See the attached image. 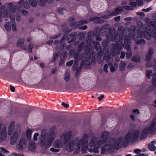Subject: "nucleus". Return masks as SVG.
<instances>
[{"instance_id": "1", "label": "nucleus", "mask_w": 156, "mask_h": 156, "mask_svg": "<svg viewBox=\"0 0 156 156\" xmlns=\"http://www.w3.org/2000/svg\"><path fill=\"white\" fill-rule=\"evenodd\" d=\"M140 133L139 130H131L124 136L117 138L114 137L108 140L110 132L104 131L99 136H92L89 143L88 135L84 133L82 137L76 138L68 144L66 146V149L69 152L74 151L77 153L80 152V149L82 153H84L87 149L89 152L98 154L100 148L101 154H111L114 150L119 149L122 146L126 147L129 143L136 141Z\"/></svg>"}, {"instance_id": "2", "label": "nucleus", "mask_w": 156, "mask_h": 156, "mask_svg": "<svg viewBox=\"0 0 156 156\" xmlns=\"http://www.w3.org/2000/svg\"><path fill=\"white\" fill-rule=\"evenodd\" d=\"M145 21L147 22L144 25L140 21H137L136 23L138 27L142 29L144 28L146 30L143 31L141 30H137L136 33V29L135 27L132 26L129 29V33L127 37L133 39L134 41H136L139 38L144 37L147 40H150L152 37L153 36L154 32V29H155L154 24H156V22H152L150 19L147 18L145 19Z\"/></svg>"}, {"instance_id": "3", "label": "nucleus", "mask_w": 156, "mask_h": 156, "mask_svg": "<svg viewBox=\"0 0 156 156\" xmlns=\"http://www.w3.org/2000/svg\"><path fill=\"white\" fill-rule=\"evenodd\" d=\"M88 40L85 41V43L82 42L78 46V49L79 51L82 49H84V55L80 56L79 60H82L80 67L82 68L83 65L89 66L90 64V60L91 55H93L94 52L92 51L94 49V48L96 51L100 49V45L98 42H94V40L90 39L89 37Z\"/></svg>"}, {"instance_id": "4", "label": "nucleus", "mask_w": 156, "mask_h": 156, "mask_svg": "<svg viewBox=\"0 0 156 156\" xmlns=\"http://www.w3.org/2000/svg\"><path fill=\"white\" fill-rule=\"evenodd\" d=\"M119 36L115 33L114 34V39L112 38L111 36H107V40L109 41V40H112V41H115L116 45L115 48L117 49L118 48L119 49L122 50V47L127 50V52L126 54V58H130L132 55V53L131 51V47L130 42L131 39L125 36V30L123 27L120 26L118 28Z\"/></svg>"}, {"instance_id": "5", "label": "nucleus", "mask_w": 156, "mask_h": 156, "mask_svg": "<svg viewBox=\"0 0 156 156\" xmlns=\"http://www.w3.org/2000/svg\"><path fill=\"white\" fill-rule=\"evenodd\" d=\"M55 127L53 126L49 131L46 129H43L41 131L39 138L41 147L47 149L51 146L55 137Z\"/></svg>"}, {"instance_id": "6", "label": "nucleus", "mask_w": 156, "mask_h": 156, "mask_svg": "<svg viewBox=\"0 0 156 156\" xmlns=\"http://www.w3.org/2000/svg\"><path fill=\"white\" fill-rule=\"evenodd\" d=\"M72 132L70 131L64 132L60 136V139H58L54 141L53 146L56 148L62 147L63 144H68L72 138Z\"/></svg>"}, {"instance_id": "7", "label": "nucleus", "mask_w": 156, "mask_h": 156, "mask_svg": "<svg viewBox=\"0 0 156 156\" xmlns=\"http://www.w3.org/2000/svg\"><path fill=\"white\" fill-rule=\"evenodd\" d=\"M15 123L13 121L10 122L8 128L15 129L14 131L12 134L10 140V143L12 145H14L19 139L21 134V127L20 125L14 128Z\"/></svg>"}, {"instance_id": "8", "label": "nucleus", "mask_w": 156, "mask_h": 156, "mask_svg": "<svg viewBox=\"0 0 156 156\" xmlns=\"http://www.w3.org/2000/svg\"><path fill=\"white\" fill-rule=\"evenodd\" d=\"M7 8L5 9V6L3 5L0 7V22L2 20L3 17H8L9 16L15 11V9L17 7V5H14L12 3L7 4Z\"/></svg>"}, {"instance_id": "9", "label": "nucleus", "mask_w": 156, "mask_h": 156, "mask_svg": "<svg viewBox=\"0 0 156 156\" xmlns=\"http://www.w3.org/2000/svg\"><path fill=\"white\" fill-rule=\"evenodd\" d=\"M2 123H0V141L1 142L6 141L9 139L6 127L3 126L2 128Z\"/></svg>"}, {"instance_id": "10", "label": "nucleus", "mask_w": 156, "mask_h": 156, "mask_svg": "<svg viewBox=\"0 0 156 156\" xmlns=\"http://www.w3.org/2000/svg\"><path fill=\"white\" fill-rule=\"evenodd\" d=\"M154 131V126H152L150 127L149 126L148 127L145 128L143 129L140 136V140H142L146 139L148 134L153 133Z\"/></svg>"}, {"instance_id": "11", "label": "nucleus", "mask_w": 156, "mask_h": 156, "mask_svg": "<svg viewBox=\"0 0 156 156\" xmlns=\"http://www.w3.org/2000/svg\"><path fill=\"white\" fill-rule=\"evenodd\" d=\"M62 31H65L66 34H65L63 36L62 39L60 40V41L59 43V44L61 45L60 47L58 48L56 47L55 48V49L56 50H58L59 49H63L64 47L65 44H64V41L66 39L67 37L68 36L67 33L70 32L71 31V30L70 29L68 30V29L66 28L64 29L63 28Z\"/></svg>"}, {"instance_id": "12", "label": "nucleus", "mask_w": 156, "mask_h": 156, "mask_svg": "<svg viewBox=\"0 0 156 156\" xmlns=\"http://www.w3.org/2000/svg\"><path fill=\"white\" fill-rule=\"evenodd\" d=\"M17 9H18V11H19V9L18 8V6H17V7L15 9V11L13 13L11 12V14H10L9 16L10 20L12 21V23L11 25H12V30L14 31H16V23L14 22H13L15 20V17L14 14V12L16 11Z\"/></svg>"}, {"instance_id": "13", "label": "nucleus", "mask_w": 156, "mask_h": 156, "mask_svg": "<svg viewBox=\"0 0 156 156\" xmlns=\"http://www.w3.org/2000/svg\"><path fill=\"white\" fill-rule=\"evenodd\" d=\"M153 51V50L151 48H150L148 50L147 54L146 56L145 59L147 61L146 64V65L147 67H151L152 66V64L150 63L149 61L151 58Z\"/></svg>"}, {"instance_id": "14", "label": "nucleus", "mask_w": 156, "mask_h": 156, "mask_svg": "<svg viewBox=\"0 0 156 156\" xmlns=\"http://www.w3.org/2000/svg\"><path fill=\"white\" fill-rule=\"evenodd\" d=\"M122 10L121 8H116L114 12L111 13L109 15H104L101 16V18L103 19H108L110 18V16H115L120 13Z\"/></svg>"}, {"instance_id": "15", "label": "nucleus", "mask_w": 156, "mask_h": 156, "mask_svg": "<svg viewBox=\"0 0 156 156\" xmlns=\"http://www.w3.org/2000/svg\"><path fill=\"white\" fill-rule=\"evenodd\" d=\"M24 39L23 38H20L19 39L17 43V46L19 47L21 49L26 50L27 49V46L24 44Z\"/></svg>"}, {"instance_id": "16", "label": "nucleus", "mask_w": 156, "mask_h": 156, "mask_svg": "<svg viewBox=\"0 0 156 156\" xmlns=\"http://www.w3.org/2000/svg\"><path fill=\"white\" fill-rule=\"evenodd\" d=\"M19 148L21 150L24 149L26 147V140L21 138L18 144Z\"/></svg>"}, {"instance_id": "17", "label": "nucleus", "mask_w": 156, "mask_h": 156, "mask_svg": "<svg viewBox=\"0 0 156 156\" xmlns=\"http://www.w3.org/2000/svg\"><path fill=\"white\" fill-rule=\"evenodd\" d=\"M18 4L20 7L23 6L25 9H28L29 7V5L27 2H24L23 0H21L18 2Z\"/></svg>"}, {"instance_id": "18", "label": "nucleus", "mask_w": 156, "mask_h": 156, "mask_svg": "<svg viewBox=\"0 0 156 156\" xmlns=\"http://www.w3.org/2000/svg\"><path fill=\"white\" fill-rule=\"evenodd\" d=\"M137 4H138V6H140L142 5L143 4V0H136V2H131L129 3V4L133 6L136 7Z\"/></svg>"}, {"instance_id": "19", "label": "nucleus", "mask_w": 156, "mask_h": 156, "mask_svg": "<svg viewBox=\"0 0 156 156\" xmlns=\"http://www.w3.org/2000/svg\"><path fill=\"white\" fill-rule=\"evenodd\" d=\"M90 21H94L96 23H101L103 22V20H101L99 17L94 16L89 19Z\"/></svg>"}, {"instance_id": "20", "label": "nucleus", "mask_w": 156, "mask_h": 156, "mask_svg": "<svg viewBox=\"0 0 156 156\" xmlns=\"http://www.w3.org/2000/svg\"><path fill=\"white\" fill-rule=\"evenodd\" d=\"M53 0H39L38 2V4L41 6H44L47 2L48 3H51Z\"/></svg>"}, {"instance_id": "21", "label": "nucleus", "mask_w": 156, "mask_h": 156, "mask_svg": "<svg viewBox=\"0 0 156 156\" xmlns=\"http://www.w3.org/2000/svg\"><path fill=\"white\" fill-rule=\"evenodd\" d=\"M156 143L155 141H152L151 143L148 145V149L151 151H154L156 149V147L154 146V144Z\"/></svg>"}, {"instance_id": "22", "label": "nucleus", "mask_w": 156, "mask_h": 156, "mask_svg": "<svg viewBox=\"0 0 156 156\" xmlns=\"http://www.w3.org/2000/svg\"><path fill=\"white\" fill-rule=\"evenodd\" d=\"M64 79L67 82L69 81L70 79V73L69 71H66L64 74Z\"/></svg>"}, {"instance_id": "23", "label": "nucleus", "mask_w": 156, "mask_h": 156, "mask_svg": "<svg viewBox=\"0 0 156 156\" xmlns=\"http://www.w3.org/2000/svg\"><path fill=\"white\" fill-rule=\"evenodd\" d=\"M127 64V62L123 61H122L119 64L120 70L123 71L125 69Z\"/></svg>"}, {"instance_id": "24", "label": "nucleus", "mask_w": 156, "mask_h": 156, "mask_svg": "<svg viewBox=\"0 0 156 156\" xmlns=\"http://www.w3.org/2000/svg\"><path fill=\"white\" fill-rule=\"evenodd\" d=\"M33 131L30 129H28L26 131V135L28 140H30L31 137V134Z\"/></svg>"}, {"instance_id": "25", "label": "nucleus", "mask_w": 156, "mask_h": 156, "mask_svg": "<svg viewBox=\"0 0 156 156\" xmlns=\"http://www.w3.org/2000/svg\"><path fill=\"white\" fill-rule=\"evenodd\" d=\"M132 60L135 62H139L140 60V57L138 55H133L132 58Z\"/></svg>"}, {"instance_id": "26", "label": "nucleus", "mask_w": 156, "mask_h": 156, "mask_svg": "<svg viewBox=\"0 0 156 156\" xmlns=\"http://www.w3.org/2000/svg\"><path fill=\"white\" fill-rule=\"evenodd\" d=\"M35 143L33 141H30L28 144V148L29 149L31 150H34L35 148Z\"/></svg>"}, {"instance_id": "27", "label": "nucleus", "mask_w": 156, "mask_h": 156, "mask_svg": "<svg viewBox=\"0 0 156 156\" xmlns=\"http://www.w3.org/2000/svg\"><path fill=\"white\" fill-rule=\"evenodd\" d=\"M5 28L7 31L10 30L11 29V23L9 22H6L5 25Z\"/></svg>"}, {"instance_id": "28", "label": "nucleus", "mask_w": 156, "mask_h": 156, "mask_svg": "<svg viewBox=\"0 0 156 156\" xmlns=\"http://www.w3.org/2000/svg\"><path fill=\"white\" fill-rule=\"evenodd\" d=\"M37 0H29L30 4L33 7H35L37 5Z\"/></svg>"}, {"instance_id": "29", "label": "nucleus", "mask_w": 156, "mask_h": 156, "mask_svg": "<svg viewBox=\"0 0 156 156\" xmlns=\"http://www.w3.org/2000/svg\"><path fill=\"white\" fill-rule=\"evenodd\" d=\"M106 54L105 53L104 55V60H107L108 63H109V62H112V59L111 57L110 56L107 57L105 56Z\"/></svg>"}, {"instance_id": "30", "label": "nucleus", "mask_w": 156, "mask_h": 156, "mask_svg": "<svg viewBox=\"0 0 156 156\" xmlns=\"http://www.w3.org/2000/svg\"><path fill=\"white\" fill-rule=\"evenodd\" d=\"M57 11L58 13L59 14H62L66 13V10L65 9L61 8L58 9Z\"/></svg>"}, {"instance_id": "31", "label": "nucleus", "mask_w": 156, "mask_h": 156, "mask_svg": "<svg viewBox=\"0 0 156 156\" xmlns=\"http://www.w3.org/2000/svg\"><path fill=\"white\" fill-rule=\"evenodd\" d=\"M74 19L73 17L70 18L69 19V21L70 22L69 25L70 26H73L76 24L75 22H74Z\"/></svg>"}, {"instance_id": "32", "label": "nucleus", "mask_w": 156, "mask_h": 156, "mask_svg": "<svg viewBox=\"0 0 156 156\" xmlns=\"http://www.w3.org/2000/svg\"><path fill=\"white\" fill-rule=\"evenodd\" d=\"M60 55L59 52H57L56 53H55L53 55V61H55L56 59Z\"/></svg>"}, {"instance_id": "33", "label": "nucleus", "mask_w": 156, "mask_h": 156, "mask_svg": "<svg viewBox=\"0 0 156 156\" xmlns=\"http://www.w3.org/2000/svg\"><path fill=\"white\" fill-rule=\"evenodd\" d=\"M145 43V40L143 39H140L138 41H136V43L137 44H144Z\"/></svg>"}, {"instance_id": "34", "label": "nucleus", "mask_w": 156, "mask_h": 156, "mask_svg": "<svg viewBox=\"0 0 156 156\" xmlns=\"http://www.w3.org/2000/svg\"><path fill=\"white\" fill-rule=\"evenodd\" d=\"M15 129L8 128L7 134L9 136L11 135Z\"/></svg>"}, {"instance_id": "35", "label": "nucleus", "mask_w": 156, "mask_h": 156, "mask_svg": "<svg viewBox=\"0 0 156 156\" xmlns=\"http://www.w3.org/2000/svg\"><path fill=\"white\" fill-rule=\"evenodd\" d=\"M75 59H76V58ZM78 65V62L77 61V59L76 60L75 59V62L73 66V68H75L76 69H77V66Z\"/></svg>"}, {"instance_id": "36", "label": "nucleus", "mask_w": 156, "mask_h": 156, "mask_svg": "<svg viewBox=\"0 0 156 156\" xmlns=\"http://www.w3.org/2000/svg\"><path fill=\"white\" fill-rule=\"evenodd\" d=\"M153 76V83L154 85H156V74H154Z\"/></svg>"}, {"instance_id": "37", "label": "nucleus", "mask_w": 156, "mask_h": 156, "mask_svg": "<svg viewBox=\"0 0 156 156\" xmlns=\"http://www.w3.org/2000/svg\"><path fill=\"white\" fill-rule=\"evenodd\" d=\"M153 7L151 6L147 9H142V11L145 12H148L152 10Z\"/></svg>"}, {"instance_id": "38", "label": "nucleus", "mask_w": 156, "mask_h": 156, "mask_svg": "<svg viewBox=\"0 0 156 156\" xmlns=\"http://www.w3.org/2000/svg\"><path fill=\"white\" fill-rule=\"evenodd\" d=\"M33 46V44L32 43L29 44L28 46V51L29 52L31 53L32 52V49Z\"/></svg>"}, {"instance_id": "39", "label": "nucleus", "mask_w": 156, "mask_h": 156, "mask_svg": "<svg viewBox=\"0 0 156 156\" xmlns=\"http://www.w3.org/2000/svg\"><path fill=\"white\" fill-rule=\"evenodd\" d=\"M50 150L51 151L55 152V153H57L60 151V150L59 149H57L53 147H52L50 148Z\"/></svg>"}, {"instance_id": "40", "label": "nucleus", "mask_w": 156, "mask_h": 156, "mask_svg": "<svg viewBox=\"0 0 156 156\" xmlns=\"http://www.w3.org/2000/svg\"><path fill=\"white\" fill-rule=\"evenodd\" d=\"M152 73V71L150 70H147L146 72V75L147 77L149 79L150 78L151 74Z\"/></svg>"}, {"instance_id": "41", "label": "nucleus", "mask_w": 156, "mask_h": 156, "mask_svg": "<svg viewBox=\"0 0 156 156\" xmlns=\"http://www.w3.org/2000/svg\"><path fill=\"white\" fill-rule=\"evenodd\" d=\"M123 8L127 10H132L133 9V7L130 6H124Z\"/></svg>"}, {"instance_id": "42", "label": "nucleus", "mask_w": 156, "mask_h": 156, "mask_svg": "<svg viewBox=\"0 0 156 156\" xmlns=\"http://www.w3.org/2000/svg\"><path fill=\"white\" fill-rule=\"evenodd\" d=\"M116 66H111L110 69L111 71L112 72H114L117 69V67H116Z\"/></svg>"}, {"instance_id": "43", "label": "nucleus", "mask_w": 156, "mask_h": 156, "mask_svg": "<svg viewBox=\"0 0 156 156\" xmlns=\"http://www.w3.org/2000/svg\"><path fill=\"white\" fill-rule=\"evenodd\" d=\"M39 136L38 133H35L33 136V140L35 141H36L37 140V137Z\"/></svg>"}, {"instance_id": "44", "label": "nucleus", "mask_w": 156, "mask_h": 156, "mask_svg": "<svg viewBox=\"0 0 156 156\" xmlns=\"http://www.w3.org/2000/svg\"><path fill=\"white\" fill-rule=\"evenodd\" d=\"M0 149L2 151V152L4 153H5L6 154H8L9 153V151L4 147H1Z\"/></svg>"}, {"instance_id": "45", "label": "nucleus", "mask_w": 156, "mask_h": 156, "mask_svg": "<svg viewBox=\"0 0 156 156\" xmlns=\"http://www.w3.org/2000/svg\"><path fill=\"white\" fill-rule=\"evenodd\" d=\"M88 22V20H84L79 21L78 22L79 24H84L87 23Z\"/></svg>"}, {"instance_id": "46", "label": "nucleus", "mask_w": 156, "mask_h": 156, "mask_svg": "<svg viewBox=\"0 0 156 156\" xmlns=\"http://www.w3.org/2000/svg\"><path fill=\"white\" fill-rule=\"evenodd\" d=\"M108 68V65L107 64H105L104 66L103 70L106 73L108 72V70H107Z\"/></svg>"}, {"instance_id": "47", "label": "nucleus", "mask_w": 156, "mask_h": 156, "mask_svg": "<svg viewBox=\"0 0 156 156\" xmlns=\"http://www.w3.org/2000/svg\"><path fill=\"white\" fill-rule=\"evenodd\" d=\"M62 57L63 58H66L67 55V52L66 51H63L62 53Z\"/></svg>"}, {"instance_id": "48", "label": "nucleus", "mask_w": 156, "mask_h": 156, "mask_svg": "<svg viewBox=\"0 0 156 156\" xmlns=\"http://www.w3.org/2000/svg\"><path fill=\"white\" fill-rule=\"evenodd\" d=\"M60 36V34H59L58 35H52L50 36V38L52 39H55L57 38H58Z\"/></svg>"}, {"instance_id": "49", "label": "nucleus", "mask_w": 156, "mask_h": 156, "mask_svg": "<svg viewBox=\"0 0 156 156\" xmlns=\"http://www.w3.org/2000/svg\"><path fill=\"white\" fill-rule=\"evenodd\" d=\"M141 152V151L140 149H136L134 150V153L136 154H137L138 153H140Z\"/></svg>"}, {"instance_id": "50", "label": "nucleus", "mask_w": 156, "mask_h": 156, "mask_svg": "<svg viewBox=\"0 0 156 156\" xmlns=\"http://www.w3.org/2000/svg\"><path fill=\"white\" fill-rule=\"evenodd\" d=\"M125 53L124 52L122 51L121 52V55L120 56V58L122 59H124L125 56Z\"/></svg>"}, {"instance_id": "51", "label": "nucleus", "mask_w": 156, "mask_h": 156, "mask_svg": "<svg viewBox=\"0 0 156 156\" xmlns=\"http://www.w3.org/2000/svg\"><path fill=\"white\" fill-rule=\"evenodd\" d=\"M73 63V60H71L69 62H67L66 63V65L68 66H71Z\"/></svg>"}, {"instance_id": "52", "label": "nucleus", "mask_w": 156, "mask_h": 156, "mask_svg": "<svg viewBox=\"0 0 156 156\" xmlns=\"http://www.w3.org/2000/svg\"><path fill=\"white\" fill-rule=\"evenodd\" d=\"M134 156H148V154L145 153V154H139L135 155Z\"/></svg>"}, {"instance_id": "53", "label": "nucleus", "mask_w": 156, "mask_h": 156, "mask_svg": "<svg viewBox=\"0 0 156 156\" xmlns=\"http://www.w3.org/2000/svg\"><path fill=\"white\" fill-rule=\"evenodd\" d=\"M121 16H118L117 17H115L114 18V19L116 21H119L120 20Z\"/></svg>"}, {"instance_id": "54", "label": "nucleus", "mask_w": 156, "mask_h": 156, "mask_svg": "<svg viewBox=\"0 0 156 156\" xmlns=\"http://www.w3.org/2000/svg\"><path fill=\"white\" fill-rule=\"evenodd\" d=\"M108 44V42H107L106 40L104 41L102 43V44L105 45V46H107Z\"/></svg>"}, {"instance_id": "55", "label": "nucleus", "mask_w": 156, "mask_h": 156, "mask_svg": "<svg viewBox=\"0 0 156 156\" xmlns=\"http://www.w3.org/2000/svg\"><path fill=\"white\" fill-rule=\"evenodd\" d=\"M132 18L131 17H127L125 18L124 19V20L125 21H131L132 20Z\"/></svg>"}, {"instance_id": "56", "label": "nucleus", "mask_w": 156, "mask_h": 156, "mask_svg": "<svg viewBox=\"0 0 156 156\" xmlns=\"http://www.w3.org/2000/svg\"><path fill=\"white\" fill-rule=\"evenodd\" d=\"M135 66V64L133 63H131L130 64H129L128 66V68H132L133 67H134Z\"/></svg>"}, {"instance_id": "57", "label": "nucleus", "mask_w": 156, "mask_h": 156, "mask_svg": "<svg viewBox=\"0 0 156 156\" xmlns=\"http://www.w3.org/2000/svg\"><path fill=\"white\" fill-rule=\"evenodd\" d=\"M87 28V27L86 25H84L81 27H80L79 28V29H82V30H86Z\"/></svg>"}, {"instance_id": "58", "label": "nucleus", "mask_w": 156, "mask_h": 156, "mask_svg": "<svg viewBox=\"0 0 156 156\" xmlns=\"http://www.w3.org/2000/svg\"><path fill=\"white\" fill-rule=\"evenodd\" d=\"M22 13L25 16L27 15L28 14L27 12L25 10H22Z\"/></svg>"}, {"instance_id": "59", "label": "nucleus", "mask_w": 156, "mask_h": 156, "mask_svg": "<svg viewBox=\"0 0 156 156\" xmlns=\"http://www.w3.org/2000/svg\"><path fill=\"white\" fill-rule=\"evenodd\" d=\"M10 89L11 91L14 92L15 91V88L13 86H10Z\"/></svg>"}, {"instance_id": "60", "label": "nucleus", "mask_w": 156, "mask_h": 156, "mask_svg": "<svg viewBox=\"0 0 156 156\" xmlns=\"http://www.w3.org/2000/svg\"><path fill=\"white\" fill-rule=\"evenodd\" d=\"M104 98V95L103 94H102L100 95V97H99L98 98V99L99 100V101H101L102 100V99Z\"/></svg>"}, {"instance_id": "61", "label": "nucleus", "mask_w": 156, "mask_h": 156, "mask_svg": "<svg viewBox=\"0 0 156 156\" xmlns=\"http://www.w3.org/2000/svg\"><path fill=\"white\" fill-rule=\"evenodd\" d=\"M133 112L134 113H137V114H140V112L139 111V110L137 109H135V110H133Z\"/></svg>"}, {"instance_id": "62", "label": "nucleus", "mask_w": 156, "mask_h": 156, "mask_svg": "<svg viewBox=\"0 0 156 156\" xmlns=\"http://www.w3.org/2000/svg\"><path fill=\"white\" fill-rule=\"evenodd\" d=\"M62 105H63L64 107H65L66 108H68L69 106L68 104H65L63 102L62 103Z\"/></svg>"}, {"instance_id": "63", "label": "nucleus", "mask_w": 156, "mask_h": 156, "mask_svg": "<svg viewBox=\"0 0 156 156\" xmlns=\"http://www.w3.org/2000/svg\"><path fill=\"white\" fill-rule=\"evenodd\" d=\"M136 14L137 15L140 16H143L144 15V13L142 12H137Z\"/></svg>"}, {"instance_id": "64", "label": "nucleus", "mask_w": 156, "mask_h": 156, "mask_svg": "<svg viewBox=\"0 0 156 156\" xmlns=\"http://www.w3.org/2000/svg\"><path fill=\"white\" fill-rule=\"evenodd\" d=\"M12 154L14 156H21L19 154L16 153H13Z\"/></svg>"}]
</instances>
